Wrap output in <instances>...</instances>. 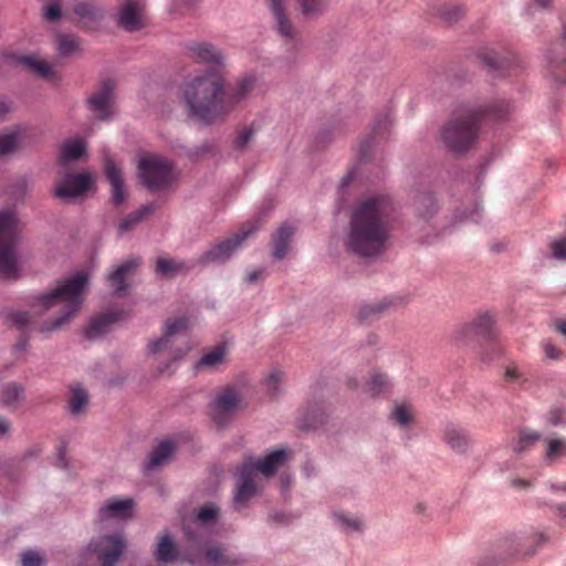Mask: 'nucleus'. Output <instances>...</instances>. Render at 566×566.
<instances>
[{"label": "nucleus", "mask_w": 566, "mask_h": 566, "mask_svg": "<svg viewBox=\"0 0 566 566\" xmlns=\"http://www.w3.org/2000/svg\"><path fill=\"white\" fill-rule=\"evenodd\" d=\"M391 210V202L385 196H374L358 202L348 224L346 250L359 256L382 253L390 234Z\"/></svg>", "instance_id": "nucleus-1"}, {"label": "nucleus", "mask_w": 566, "mask_h": 566, "mask_svg": "<svg viewBox=\"0 0 566 566\" xmlns=\"http://www.w3.org/2000/svg\"><path fill=\"white\" fill-rule=\"evenodd\" d=\"M255 77H243L237 86L224 91L221 80L196 77L185 92L191 114L205 124L223 122L254 88Z\"/></svg>", "instance_id": "nucleus-2"}, {"label": "nucleus", "mask_w": 566, "mask_h": 566, "mask_svg": "<svg viewBox=\"0 0 566 566\" xmlns=\"http://www.w3.org/2000/svg\"><path fill=\"white\" fill-rule=\"evenodd\" d=\"M509 113L510 104L504 101L467 109L444 125L441 130L442 142L450 150L464 153L476 142L483 119H502Z\"/></svg>", "instance_id": "nucleus-3"}, {"label": "nucleus", "mask_w": 566, "mask_h": 566, "mask_svg": "<svg viewBox=\"0 0 566 566\" xmlns=\"http://www.w3.org/2000/svg\"><path fill=\"white\" fill-rule=\"evenodd\" d=\"M87 285L88 274L76 272L72 276L60 281L56 287L50 292L39 295L36 301L44 310H49L60 302H65L62 313L56 318L44 321L41 331H57L67 324L80 310L83 303V293Z\"/></svg>", "instance_id": "nucleus-4"}, {"label": "nucleus", "mask_w": 566, "mask_h": 566, "mask_svg": "<svg viewBox=\"0 0 566 566\" xmlns=\"http://www.w3.org/2000/svg\"><path fill=\"white\" fill-rule=\"evenodd\" d=\"M282 464L283 448H277L264 459L245 458L237 471V490L233 499L235 509L244 507L256 494L254 478L258 473L265 478L273 476Z\"/></svg>", "instance_id": "nucleus-5"}, {"label": "nucleus", "mask_w": 566, "mask_h": 566, "mask_svg": "<svg viewBox=\"0 0 566 566\" xmlns=\"http://www.w3.org/2000/svg\"><path fill=\"white\" fill-rule=\"evenodd\" d=\"M20 221L11 209L0 211V274L8 280L20 276L15 247L19 242Z\"/></svg>", "instance_id": "nucleus-6"}, {"label": "nucleus", "mask_w": 566, "mask_h": 566, "mask_svg": "<svg viewBox=\"0 0 566 566\" xmlns=\"http://www.w3.org/2000/svg\"><path fill=\"white\" fill-rule=\"evenodd\" d=\"M127 546V541L122 533L94 537L81 552L80 566H88L92 557L96 558L99 566H117Z\"/></svg>", "instance_id": "nucleus-7"}, {"label": "nucleus", "mask_w": 566, "mask_h": 566, "mask_svg": "<svg viewBox=\"0 0 566 566\" xmlns=\"http://www.w3.org/2000/svg\"><path fill=\"white\" fill-rule=\"evenodd\" d=\"M259 229V221H245L240 226L238 232L219 241L206 252H203L199 258V263L202 265L226 263L230 260L234 252Z\"/></svg>", "instance_id": "nucleus-8"}, {"label": "nucleus", "mask_w": 566, "mask_h": 566, "mask_svg": "<svg viewBox=\"0 0 566 566\" xmlns=\"http://www.w3.org/2000/svg\"><path fill=\"white\" fill-rule=\"evenodd\" d=\"M171 163L161 156L142 158L138 175L143 185L150 191L165 190L174 180Z\"/></svg>", "instance_id": "nucleus-9"}, {"label": "nucleus", "mask_w": 566, "mask_h": 566, "mask_svg": "<svg viewBox=\"0 0 566 566\" xmlns=\"http://www.w3.org/2000/svg\"><path fill=\"white\" fill-rule=\"evenodd\" d=\"M495 319L490 313L478 315L470 323L459 326L454 332V339L461 344H468L474 337H482L490 343L492 352L500 354V347L496 339Z\"/></svg>", "instance_id": "nucleus-10"}, {"label": "nucleus", "mask_w": 566, "mask_h": 566, "mask_svg": "<svg viewBox=\"0 0 566 566\" xmlns=\"http://www.w3.org/2000/svg\"><path fill=\"white\" fill-rule=\"evenodd\" d=\"M94 179L88 172H67L53 190V196L70 203L83 199L93 188Z\"/></svg>", "instance_id": "nucleus-11"}, {"label": "nucleus", "mask_w": 566, "mask_h": 566, "mask_svg": "<svg viewBox=\"0 0 566 566\" xmlns=\"http://www.w3.org/2000/svg\"><path fill=\"white\" fill-rule=\"evenodd\" d=\"M104 175L111 185L109 202L113 207L119 208L127 201L128 189L122 169L111 157L104 159Z\"/></svg>", "instance_id": "nucleus-12"}, {"label": "nucleus", "mask_w": 566, "mask_h": 566, "mask_svg": "<svg viewBox=\"0 0 566 566\" xmlns=\"http://www.w3.org/2000/svg\"><path fill=\"white\" fill-rule=\"evenodd\" d=\"M114 90L115 83L109 78L105 80L101 88L86 101L88 109L96 114V117L101 120H107L113 115Z\"/></svg>", "instance_id": "nucleus-13"}, {"label": "nucleus", "mask_w": 566, "mask_h": 566, "mask_svg": "<svg viewBox=\"0 0 566 566\" xmlns=\"http://www.w3.org/2000/svg\"><path fill=\"white\" fill-rule=\"evenodd\" d=\"M116 22L119 28L128 32L143 29L145 27L144 6L137 0H124L119 7Z\"/></svg>", "instance_id": "nucleus-14"}, {"label": "nucleus", "mask_w": 566, "mask_h": 566, "mask_svg": "<svg viewBox=\"0 0 566 566\" xmlns=\"http://www.w3.org/2000/svg\"><path fill=\"white\" fill-rule=\"evenodd\" d=\"M188 328L189 318L187 316H179L176 318L167 319L163 336L149 344V352L151 354H158L169 349L172 344V338L179 334L186 333Z\"/></svg>", "instance_id": "nucleus-15"}, {"label": "nucleus", "mask_w": 566, "mask_h": 566, "mask_svg": "<svg viewBox=\"0 0 566 566\" xmlns=\"http://www.w3.org/2000/svg\"><path fill=\"white\" fill-rule=\"evenodd\" d=\"M128 316L124 310L109 311L92 317L84 332V337L94 340L106 334L111 326Z\"/></svg>", "instance_id": "nucleus-16"}, {"label": "nucleus", "mask_w": 566, "mask_h": 566, "mask_svg": "<svg viewBox=\"0 0 566 566\" xmlns=\"http://www.w3.org/2000/svg\"><path fill=\"white\" fill-rule=\"evenodd\" d=\"M478 56L490 70L504 75L516 74L520 66L517 57L513 53L500 57L497 53L485 48L478 53Z\"/></svg>", "instance_id": "nucleus-17"}, {"label": "nucleus", "mask_w": 566, "mask_h": 566, "mask_svg": "<svg viewBox=\"0 0 566 566\" xmlns=\"http://www.w3.org/2000/svg\"><path fill=\"white\" fill-rule=\"evenodd\" d=\"M139 258L126 260L108 275L111 287L117 297H123L126 295L130 287L128 280L139 268Z\"/></svg>", "instance_id": "nucleus-18"}, {"label": "nucleus", "mask_w": 566, "mask_h": 566, "mask_svg": "<svg viewBox=\"0 0 566 566\" xmlns=\"http://www.w3.org/2000/svg\"><path fill=\"white\" fill-rule=\"evenodd\" d=\"M136 503L132 497L111 499L101 509L102 520H129L134 516Z\"/></svg>", "instance_id": "nucleus-19"}, {"label": "nucleus", "mask_w": 566, "mask_h": 566, "mask_svg": "<svg viewBox=\"0 0 566 566\" xmlns=\"http://www.w3.org/2000/svg\"><path fill=\"white\" fill-rule=\"evenodd\" d=\"M187 49L192 53L193 57L198 62L208 63L212 65H221L223 55L216 46L211 43H198L191 42L187 45Z\"/></svg>", "instance_id": "nucleus-20"}, {"label": "nucleus", "mask_w": 566, "mask_h": 566, "mask_svg": "<svg viewBox=\"0 0 566 566\" xmlns=\"http://www.w3.org/2000/svg\"><path fill=\"white\" fill-rule=\"evenodd\" d=\"M240 399L234 388L228 387L214 399V420L220 422L223 415L233 412L239 406Z\"/></svg>", "instance_id": "nucleus-21"}, {"label": "nucleus", "mask_w": 566, "mask_h": 566, "mask_svg": "<svg viewBox=\"0 0 566 566\" xmlns=\"http://www.w3.org/2000/svg\"><path fill=\"white\" fill-rule=\"evenodd\" d=\"M325 411L322 405H310L305 411H301L297 426L303 430H316L325 421Z\"/></svg>", "instance_id": "nucleus-22"}, {"label": "nucleus", "mask_w": 566, "mask_h": 566, "mask_svg": "<svg viewBox=\"0 0 566 566\" xmlns=\"http://www.w3.org/2000/svg\"><path fill=\"white\" fill-rule=\"evenodd\" d=\"M390 380L387 374L377 369H373L361 386V389L365 394L375 397L387 392L390 389Z\"/></svg>", "instance_id": "nucleus-23"}, {"label": "nucleus", "mask_w": 566, "mask_h": 566, "mask_svg": "<svg viewBox=\"0 0 566 566\" xmlns=\"http://www.w3.org/2000/svg\"><path fill=\"white\" fill-rule=\"evenodd\" d=\"M155 203L150 202L140 206L137 210L127 214L118 224V235H123L124 233L133 230L144 219L151 216L155 212Z\"/></svg>", "instance_id": "nucleus-24"}, {"label": "nucleus", "mask_w": 566, "mask_h": 566, "mask_svg": "<svg viewBox=\"0 0 566 566\" xmlns=\"http://www.w3.org/2000/svg\"><path fill=\"white\" fill-rule=\"evenodd\" d=\"M444 442L457 452H464L470 446V438L465 430L450 423L446 427L443 433Z\"/></svg>", "instance_id": "nucleus-25"}, {"label": "nucleus", "mask_w": 566, "mask_h": 566, "mask_svg": "<svg viewBox=\"0 0 566 566\" xmlns=\"http://www.w3.org/2000/svg\"><path fill=\"white\" fill-rule=\"evenodd\" d=\"M25 399L24 386L10 381L3 385L0 392V403L4 407H17L21 401Z\"/></svg>", "instance_id": "nucleus-26"}, {"label": "nucleus", "mask_w": 566, "mask_h": 566, "mask_svg": "<svg viewBox=\"0 0 566 566\" xmlns=\"http://www.w3.org/2000/svg\"><path fill=\"white\" fill-rule=\"evenodd\" d=\"M413 206L419 218L427 220L437 212V202L431 192H419L413 198Z\"/></svg>", "instance_id": "nucleus-27"}, {"label": "nucleus", "mask_w": 566, "mask_h": 566, "mask_svg": "<svg viewBox=\"0 0 566 566\" xmlns=\"http://www.w3.org/2000/svg\"><path fill=\"white\" fill-rule=\"evenodd\" d=\"M335 524L344 532H363L364 522L360 517L345 511H335L332 514Z\"/></svg>", "instance_id": "nucleus-28"}, {"label": "nucleus", "mask_w": 566, "mask_h": 566, "mask_svg": "<svg viewBox=\"0 0 566 566\" xmlns=\"http://www.w3.org/2000/svg\"><path fill=\"white\" fill-rule=\"evenodd\" d=\"M155 558L159 563H174L178 558V549L169 534L158 542Z\"/></svg>", "instance_id": "nucleus-29"}, {"label": "nucleus", "mask_w": 566, "mask_h": 566, "mask_svg": "<svg viewBox=\"0 0 566 566\" xmlns=\"http://www.w3.org/2000/svg\"><path fill=\"white\" fill-rule=\"evenodd\" d=\"M174 451V443L169 440L161 441L149 454L148 461L145 465L147 471L164 464Z\"/></svg>", "instance_id": "nucleus-30"}, {"label": "nucleus", "mask_w": 566, "mask_h": 566, "mask_svg": "<svg viewBox=\"0 0 566 566\" xmlns=\"http://www.w3.org/2000/svg\"><path fill=\"white\" fill-rule=\"evenodd\" d=\"M73 11L85 24L96 23L103 18L102 10L92 1L77 2L74 6Z\"/></svg>", "instance_id": "nucleus-31"}, {"label": "nucleus", "mask_w": 566, "mask_h": 566, "mask_svg": "<svg viewBox=\"0 0 566 566\" xmlns=\"http://www.w3.org/2000/svg\"><path fill=\"white\" fill-rule=\"evenodd\" d=\"M17 62L41 77L49 78L53 75L52 67L44 61L33 55H19Z\"/></svg>", "instance_id": "nucleus-32"}, {"label": "nucleus", "mask_w": 566, "mask_h": 566, "mask_svg": "<svg viewBox=\"0 0 566 566\" xmlns=\"http://www.w3.org/2000/svg\"><path fill=\"white\" fill-rule=\"evenodd\" d=\"M86 153V145L82 139L67 140L61 149V160L70 163L81 159Z\"/></svg>", "instance_id": "nucleus-33"}, {"label": "nucleus", "mask_w": 566, "mask_h": 566, "mask_svg": "<svg viewBox=\"0 0 566 566\" xmlns=\"http://www.w3.org/2000/svg\"><path fill=\"white\" fill-rule=\"evenodd\" d=\"M71 397L69 400L70 410L73 415H82L88 405V394L80 385L71 387Z\"/></svg>", "instance_id": "nucleus-34"}, {"label": "nucleus", "mask_w": 566, "mask_h": 566, "mask_svg": "<svg viewBox=\"0 0 566 566\" xmlns=\"http://www.w3.org/2000/svg\"><path fill=\"white\" fill-rule=\"evenodd\" d=\"M55 44L59 55L67 57L80 50L78 38L72 34L59 33L55 36Z\"/></svg>", "instance_id": "nucleus-35"}, {"label": "nucleus", "mask_w": 566, "mask_h": 566, "mask_svg": "<svg viewBox=\"0 0 566 566\" xmlns=\"http://www.w3.org/2000/svg\"><path fill=\"white\" fill-rule=\"evenodd\" d=\"M284 32H285V53L289 52L290 53L289 57L294 59L296 56L297 52L300 51L302 43L297 36V32L292 27V24L290 22H287L286 19H285ZM286 57L287 56L285 55V59Z\"/></svg>", "instance_id": "nucleus-36"}, {"label": "nucleus", "mask_w": 566, "mask_h": 566, "mask_svg": "<svg viewBox=\"0 0 566 566\" xmlns=\"http://www.w3.org/2000/svg\"><path fill=\"white\" fill-rule=\"evenodd\" d=\"M391 305V301L385 298L360 307L358 316L361 321L371 319L385 312Z\"/></svg>", "instance_id": "nucleus-37"}, {"label": "nucleus", "mask_w": 566, "mask_h": 566, "mask_svg": "<svg viewBox=\"0 0 566 566\" xmlns=\"http://www.w3.org/2000/svg\"><path fill=\"white\" fill-rule=\"evenodd\" d=\"M564 455H566V439L558 438L547 440V448L545 451V460L547 462L553 463Z\"/></svg>", "instance_id": "nucleus-38"}, {"label": "nucleus", "mask_w": 566, "mask_h": 566, "mask_svg": "<svg viewBox=\"0 0 566 566\" xmlns=\"http://www.w3.org/2000/svg\"><path fill=\"white\" fill-rule=\"evenodd\" d=\"M390 418L396 424L407 427L413 420V412L409 405L397 403L390 413Z\"/></svg>", "instance_id": "nucleus-39"}, {"label": "nucleus", "mask_w": 566, "mask_h": 566, "mask_svg": "<svg viewBox=\"0 0 566 566\" xmlns=\"http://www.w3.org/2000/svg\"><path fill=\"white\" fill-rule=\"evenodd\" d=\"M539 439L541 433L533 430H522L517 441L513 446V450L516 453H521L534 446Z\"/></svg>", "instance_id": "nucleus-40"}, {"label": "nucleus", "mask_w": 566, "mask_h": 566, "mask_svg": "<svg viewBox=\"0 0 566 566\" xmlns=\"http://www.w3.org/2000/svg\"><path fill=\"white\" fill-rule=\"evenodd\" d=\"M181 268L182 264H177L172 260L158 258L156 261L155 271L161 277L171 279L179 273Z\"/></svg>", "instance_id": "nucleus-41"}, {"label": "nucleus", "mask_w": 566, "mask_h": 566, "mask_svg": "<svg viewBox=\"0 0 566 566\" xmlns=\"http://www.w3.org/2000/svg\"><path fill=\"white\" fill-rule=\"evenodd\" d=\"M301 12L307 18L322 14L326 8L325 0H296Z\"/></svg>", "instance_id": "nucleus-42"}, {"label": "nucleus", "mask_w": 566, "mask_h": 566, "mask_svg": "<svg viewBox=\"0 0 566 566\" xmlns=\"http://www.w3.org/2000/svg\"><path fill=\"white\" fill-rule=\"evenodd\" d=\"M206 558L214 565H235L237 558L224 555L223 549L219 546H210L206 548Z\"/></svg>", "instance_id": "nucleus-43"}, {"label": "nucleus", "mask_w": 566, "mask_h": 566, "mask_svg": "<svg viewBox=\"0 0 566 566\" xmlns=\"http://www.w3.org/2000/svg\"><path fill=\"white\" fill-rule=\"evenodd\" d=\"M226 348L223 345L217 346L213 350L205 354L197 363V368L206 366L212 367L223 361Z\"/></svg>", "instance_id": "nucleus-44"}, {"label": "nucleus", "mask_w": 566, "mask_h": 566, "mask_svg": "<svg viewBox=\"0 0 566 566\" xmlns=\"http://www.w3.org/2000/svg\"><path fill=\"white\" fill-rule=\"evenodd\" d=\"M219 516V507L214 503H206L202 505L196 515V518L201 524L216 523Z\"/></svg>", "instance_id": "nucleus-45"}, {"label": "nucleus", "mask_w": 566, "mask_h": 566, "mask_svg": "<svg viewBox=\"0 0 566 566\" xmlns=\"http://www.w3.org/2000/svg\"><path fill=\"white\" fill-rule=\"evenodd\" d=\"M20 143V133L12 132L10 134L0 135V156L13 153Z\"/></svg>", "instance_id": "nucleus-46"}, {"label": "nucleus", "mask_w": 566, "mask_h": 566, "mask_svg": "<svg viewBox=\"0 0 566 566\" xmlns=\"http://www.w3.org/2000/svg\"><path fill=\"white\" fill-rule=\"evenodd\" d=\"M282 381V371L279 368L273 369L264 379L266 394L272 398H277L280 384Z\"/></svg>", "instance_id": "nucleus-47"}, {"label": "nucleus", "mask_w": 566, "mask_h": 566, "mask_svg": "<svg viewBox=\"0 0 566 566\" xmlns=\"http://www.w3.org/2000/svg\"><path fill=\"white\" fill-rule=\"evenodd\" d=\"M547 542H548V536L545 533H543V532L535 533L531 537H528L524 544H521L525 548L523 551V554L533 555L536 552V547H538Z\"/></svg>", "instance_id": "nucleus-48"}, {"label": "nucleus", "mask_w": 566, "mask_h": 566, "mask_svg": "<svg viewBox=\"0 0 566 566\" xmlns=\"http://www.w3.org/2000/svg\"><path fill=\"white\" fill-rule=\"evenodd\" d=\"M254 137V129L252 127H244L242 130H240L237 135V137L233 140V147L237 150H244L248 144L253 139Z\"/></svg>", "instance_id": "nucleus-49"}, {"label": "nucleus", "mask_w": 566, "mask_h": 566, "mask_svg": "<svg viewBox=\"0 0 566 566\" xmlns=\"http://www.w3.org/2000/svg\"><path fill=\"white\" fill-rule=\"evenodd\" d=\"M549 250L554 259L566 261V235L553 241L549 244Z\"/></svg>", "instance_id": "nucleus-50"}, {"label": "nucleus", "mask_w": 566, "mask_h": 566, "mask_svg": "<svg viewBox=\"0 0 566 566\" xmlns=\"http://www.w3.org/2000/svg\"><path fill=\"white\" fill-rule=\"evenodd\" d=\"M542 348L546 359L557 361L564 357V352L555 346L551 340H544L542 343Z\"/></svg>", "instance_id": "nucleus-51"}, {"label": "nucleus", "mask_w": 566, "mask_h": 566, "mask_svg": "<svg viewBox=\"0 0 566 566\" xmlns=\"http://www.w3.org/2000/svg\"><path fill=\"white\" fill-rule=\"evenodd\" d=\"M272 256L275 260L283 259V224L279 226L273 235V251Z\"/></svg>", "instance_id": "nucleus-52"}, {"label": "nucleus", "mask_w": 566, "mask_h": 566, "mask_svg": "<svg viewBox=\"0 0 566 566\" xmlns=\"http://www.w3.org/2000/svg\"><path fill=\"white\" fill-rule=\"evenodd\" d=\"M22 566H43L45 564L44 557L34 551H25L21 554Z\"/></svg>", "instance_id": "nucleus-53"}, {"label": "nucleus", "mask_w": 566, "mask_h": 566, "mask_svg": "<svg viewBox=\"0 0 566 566\" xmlns=\"http://www.w3.org/2000/svg\"><path fill=\"white\" fill-rule=\"evenodd\" d=\"M462 9L455 4L444 6L440 11L441 18L448 22L457 21L462 17Z\"/></svg>", "instance_id": "nucleus-54"}, {"label": "nucleus", "mask_w": 566, "mask_h": 566, "mask_svg": "<svg viewBox=\"0 0 566 566\" xmlns=\"http://www.w3.org/2000/svg\"><path fill=\"white\" fill-rule=\"evenodd\" d=\"M275 205L272 198H265L261 205L259 213L250 221H259L260 228L265 221V218L273 211Z\"/></svg>", "instance_id": "nucleus-55"}, {"label": "nucleus", "mask_w": 566, "mask_h": 566, "mask_svg": "<svg viewBox=\"0 0 566 566\" xmlns=\"http://www.w3.org/2000/svg\"><path fill=\"white\" fill-rule=\"evenodd\" d=\"M54 3H51L43 9V18L49 22L59 21L62 17L61 6L59 3L60 0H54Z\"/></svg>", "instance_id": "nucleus-56"}, {"label": "nucleus", "mask_w": 566, "mask_h": 566, "mask_svg": "<svg viewBox=\"0 0 566 566\" xmlns=\"http://www.w3.org/2000/svg\"><path fill=\"white\" fill-rule=\"evenodd\" d=\"M19 329H24L30 324V315L28 312H14L7 317Z\"/></svg>", "instance_id": "nucleus-57"}, {"label": "nucleus", "mask_w": 566, "mask_h": 566, "mask_svg": "<svg viewBox=\"0 0 566 566\" xmlns=\"http://www.w3.org/2000/svg\"><path fill=\"white\" fill-rule=\"evenodd\" d=\"M566 411L562 407H553L547 412L546 419L552 426H558L564 422Z\"/></svg>", "instance_id": "nucleus-58"}, {"label": "nucleus", "mask_w": 566, "mask_h": 566, "mask_svg": "<svg viewBox=\"0 0 566 566\" xmlns=\"http://www.w3.org/2000/svg\"><path fill=\"white\" fill-rule=\"evenodd\" d=\"M504 380L510 384L518 382L524 380V376L520 371L518 367L515 364H512L509 365L505 369Z\"/></svg>", "instance_id": "nucleus-59"}, {"label": "nucleus", "mask_w": 566, "mask_h": 566, "mask_svg": "<svg viewBox=\"0 0 566 566\" xmlns=\"http://www.w3.org/2000/svg\"><path fill=\"white\" fill-rule=\"evenodd\" d=\"M272 10L276 19V30L280 35H283V6L282 0H272Z\"/></svg>", "instance_id": "nucleus-60"}, {"label": "nucleus", "mask_w": 566, "mask_h": 566, "mask_svg": "<svg viewBox=\"0 0 566 566\" xmlns=\"http://www.w3.org/2000/svg\"><path fill=\"white\" fill-rule=\"evenodd\" d=\"M171 359L168 361V363H165V364H161L159 367H158V373L160 375H163L166 370L169 369L171 363H176L178 360H180L184 356H185V350L181 349V348H175L172 352H171Z\"/></svg>", "instance_id": "nucleus-61"}, {"label": "nucleus", "mask_w": 566, "mask_h": 566, "mask_svg": "<svg viewBox=\"0 0 566 566\" xmlns=\"http://www.w3.org/2000/svg\"><path fill=\"white\" fill-rule=\"evenodd\" d=\"M374 138L375 137L373 136V137H367L366 139L363 140V143L360 145V150H359L360 160H367L369 158V149L371 148Z\"/></svg>", "instance_id": "nucleus-62"}, {"label": "nucleus", "mask_w": 566, "mask_h": 566, "mask_svg": "<svg viewBox=\"0 0 566 566\" xmlns=\"http://www.w3.org/2000/svg\"><path fill=\"white\" fill-rule=\"evenodd\" d=\"M55 465L61 467L63 469H67V460H66V446L63 443L57 449V458Z\"/></svg>", "instance_id": "nucleus-63"}, {"label": "nucleus", "mask_w": 566, "mask_h": 566, "mask_svg": "<svg viewBox=\"0 0 566 566\" xmlns=\"http://www.w3.org/2000/svg\"><path fill=\"white\" fill-rule=\"evenodd\" d=\"M184 535L188 542L197 544L199 542L198 534L190 525H184L182 527Z\"/></svg>", "instance_id": "nucleus-64"}]
</instances>
